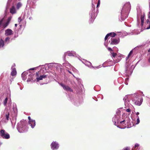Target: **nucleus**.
Listing matches in <instances>:
<instances>
[{"instance_id": "48", "label": "nucleus", "mask_w": 150, "mask_h": 150, "mask_svg": "<svg viewBox=\"0 0 150 150\" xmlns=\"http://www.w3.org/2000/svg\"><path fill=\"white\" fill-rule=\"evenodd\" d=\"M2 21H0V25L2 23Z\"/></svg>"}, {"instance_id": "56", "label": "nucleus", "mask_w": 150, "mask_h": 150, "mask_svg": "<svg viewBox=\"0 0 150 150\" xmlns=\"http://www.w3.org/2000/svg\"><path fill=\"white\" fill-rule=\"evenodd\" d=\"M137 18L138 19L139 18L138 15V16H137Z\"/></svg>"}, {"instance_id": "15", "label": "nucleus", "mask_w": 150, "mask_h": 150, "mask_svg": "<svg viewBox=\"0 0 150 150\" xmlns=\"http://www.w3.org/2000/svg\"><path fill=\"white\" fill-rule=\"evenodd\" d=\"M15 65V64H14L13 65L14 67ZM13 66H12L11 67V68H12V71L11 73V74L12 76H15V75H16V69L15 68H13Z\"/></svg>"}, {"instance_id": "27", "label": "nucleus", "mask_w": 150, "mask_h": 150, "mask_svg": "<svg viewBox=\"0 0 150 150\" xmlns=\"http://www.w3.org/2000/svg\"><path fill=\"white\" fill-rule=\"evenodd\" d=\"M66 91H72V90L68 86H66Z\"/></svg>"}, {"instance_id": "13", "label": "nucleus", "mask_w": 150, "mask_h": 150, "mask_svg": "<svg viewBox=\"0 0 150 150\" xmlns=\"http://www.w3.org/2000/svg\"><path fill=\"white\" fill-rule=\"evenodd\" d=\"M66 55L69 56H74L76 55L75 52L74 51H68L66 52Z\"/></svg>"}, {"instance_id": "3", "label": "nucleus", "mask_w": 150, "mask_h": 150, "mask_svg": "<svg viewBox=\"0 0 150 150\" xmlns=\"http://www.w3.org/2000/svg\"><path fill=\"white\" fill-rule=\"evenodd\" d=\"M27 122L25 120H21L18 125L17 128L18 131L23 133L27 131L28 127L26 126Z\"/></svg>"}, {"instance_id": "42", "label": "nucleus", "mask_w": 150, "mask_h": 150, "mask_svg": "<svg viewBox=\"0 0 150 150\" xmlns=\"http://www.w3.org/2000/svg\"><path fill=\"white\" fill-rule=\"evenodd\" d=\"M28 120H29V121H31V120H32V119H31V118H30V116H28Z\"/></svg>"}, {"instance_id": "35", "label": "nucleus", "mask_w": 150, "mask_h": 150, "mask_svg": "<svg viewBox=\"0 0 150 150\" xmlns=\"http://www.w3.org/2000/svg\"><path fill=\"white\" fill-rule=\"evenodd\" d=\"M8 22H7L4 24V27H6L8 25Z\"/></svg>"}, {"instance_id": "61", "label": "nucleus", "mask_w": 150, "mask_h": 150, "mask_svg": "<svg viewBox=\"0 0 150 150\" xmlns=\"http://www.w3.org/2000/svg\"><path fill=\"white\" fill-rule=\"evenodd\" d=\"M122 120H125L124 119H122Z\"/></svg>"}, {"instance_id": "6", "label": "nucleus", "mask_w": 150, "mask_h": 150, "mask_svg": "<svg viewBox=\"0 0 150 150\" xmlns=\"http://www.w3.org/2000/svg\"><path fill=\"white\" fill-rule=\"evenodd\" d=\"M145 19V14L144 13H141L140 17V19L141 21V25L142 26V31L145 28V27L144 26V23Z\"/></svg>"}, {"instance_id": "38", "label": "nucleus", "mask_w": 150, "mask_h": 150, "mask_svg": "<svg viewBox=\"0 0 150 150\" xmlns=\"http://www.w3.org/2000/svg\"><path fill=\"white\" fill-rule=\"evenodd\" d=\"M140 32L139 31H137V32H135L134 33V34L135 35H137Z\"/></svg>"}, {"instance_id": "7", "label": "nucleus", "mask_w": 150, "mask_h": 150, "mask_svg": "<svg viewBox=\"0 0 150 150\" xmlns=\"http://www.w3.org/2000/svg\"><path fill=\"white\" fill-rule=\"evenodd\" d=\"M51 146L52 149L53 150L58 149L59 147L58 144L56 142H54L52 143Z\"/></svg>"}, {"instance_id": "30", "label": "nucleus", "mask_w": 150, "mask_h": 150, "mask_svg": "<svg viewBox=\"0 0 150 150\" xmlns=\"http://www.w3.org/2000/svg\"><path fill=\"white\" fill-rule=\"evenodd\" d=\"M137 122L136 123V124H138L140 122V120L139 119V117L137 116Z\"/></svg>"}, {"instance_id": "46", "label": "nucleus", "mask_w": 150, "mask_h": 150, "mask_svg": "<svg viewBox=\"0 0 150 150\" xmlns=\"http://www.w3.org/2000/svg\"><path fill=\"white\" fill-rule=\"evenodd\" d=\"M136 114L137 115V117L138 116V115L139 114V113L138 112H137L136 113Z\"/></svg>"}, {"instance_id": "40", "label": "nucleus", "mask_w": 150, "mask_h": 150, "mask_svg": "<svg viewBox=\"0 0 150 150\" xmlns=\"http://www.w3.org/2000/svg\"><path fill=\"white\" fill-rule=\"evenodd\" d=\"M125 80H126V85H127L128 84V83L127 82V81H128V78H126V79H125Z\"/></svg>"}, {"instance_id": "21", "label": "nucleus", "mask_w": 150, "mask_h": 150, "mask_svg": "<svg viewBox=\"0 0 150 150\" xmlns=\"http://www.w3.org/2000/svg\"><path fill=\"white\" fill-rule=\"evenodd\" d=\"M4 45V41L1 39L0 40V48L3 47Z\"/></svg>"}, {"instance_id": "5", "label": "nucleus", "mask_w": 150, "mask_h": 150, "mask_svg": "<svg viewBox=\"0 0 150 150\" xmlns=\"http://www.w3.org/2000/svg\"><path fill=\"white\" fill-rule=\"evenodd\" d=\"M0 135L4 139H8L10 138L9 134L6 132L4 129H1L0 131Z\"/></svg>"}, {"instance_id": "39", "label": "nucleus", "mask_w": 150, "mask_h": 150, "mask_svg": "<svg viewBox=\"0 0 150 150\" xmlns=\"http://www.w3.org/2000/svg\"><path fill=\"white\" fill-rule=\"evenodd\" d=\"M21 19L20 17H19L18 19V22H20L21 21Z\"/></svg>"}, {"instance_id": "53", "label": "nucleus", "mask_w": 150, "mask_h": 150, "mask_svg": "<svg viewBox=\"0 0 150 150\" xmlns=\"http://www.w3.org/2000/svg\"><path fill=\"white\" fill-rule=\"evenodd\" d=\"M30 69L33 70L34 69V68H33Z\"/></svg>"}, {"instance_id": "16", "label": "nucleus", "mask_w": 150, "mask_h": 150, "mask_svg": "<svg viewBox=\"0 0 150 150\" xmlns=\"http://www.w3.org/2000/svg\"><path fill=\"white\" fill-rule=\"evenodd\" d=\"M10 12L12 14L15 13H16L15 8L14 6H13L10 9Z\"/></svg>"}, {"instance_id": "22", "label": "nucleus", "mask_w": 150, "mask_h": 150, "mask_svg": "<svg viewBox=\"0 0 150 150\" xmlns=\"http://www.w3.org/2000/svg\"><path fill=\"white\" fill-rule=\"evenodd\" d=\"M22 4L20 2H19L17 3L16 5V8L18 9L21 6Z\"/></svg>"}, {"instance_id": "47", "label": "nucleus", "mask_w": 150, "mask_h": 150, "mask_svg": "<svg viewBox=\"0 0 150 150\" xmlns=\"http://www.w3.org/2000/svg\"><path fill=\"white\" fill-rule=\"evenodd\" d=\"M36 74L37 76V77L38 76H39V73H38L37 72Z\"/></svg>"}, {"instance_id": "10", "label": "nucleus", "mask_w": 150, "mask_h": 150, "mask_svg": "<svg viewBox=\"0 0 150 150\" xmlns=\"http://www.w3.org/2000/svg\"><path fill=\"white\" fill-rule=\"evenodd\" d=\"M119 42V39L118 38H112L110 44H111L115 45L118 44Z\"/></svg>"}, {"instance_id": "55", "label": "nucleus", "mask_w": 150, "mask_h": 150, "mask_svg": "<svg viewBox=\"0 0 150 150\" xmlns=\"http://www.w3.org/2000/svg\"><path fill=\"white\" fill-rule=\"evenodd\" d=\"M71 69H73V70H74V69H73V67H72V68H71H71H70V69H71ZM69 69H70V68L69 67Z\"/></svg>"}, {"instance_id": "41", "label": "nucleus", "mask_w": 150, "mask_h": 150, "mask_svg": "<svg viewBox=\"0 0 150 150\" xmlns=\"http://www.w3.org/2000/svg\"><path fill=\"white\" fill-rule=\"evenodd\" d=\"M108 50L109 51H112V49L110 47H108Z\"/></svg>"}, {"instance_id": "57", "label": "nucleus", "mask_w": 150, "mask_h": 150, "mask_svg": "<svg viewBox=\"0 0 150 150\" xmlns=\"http://www.w3.org/2000/svg\"><path fill=\"white\" fill-rule=\"evenodd\" d=\"M105 46H107V45H105Z\"/></svg>"}, {"instance_id": "20", "label": "nucleus", "mask_w": 150, "mask_h": 150, "mask_svg": "<svg viewBox=\"0 0 150 150\" xmlns=\"http://www.w3.org/2000/svg\"><path fill=\"white\" fill-rule=\"evenodd\" d=\"M27 72H23L21 75L22 77L24 80H25L26 79L25 76L28 74Z\"/></svg>"}, {"instance_id": "45", "label": "nucleus", "mask_w": 150, "mask_h": 150, "mask_svg": "<svg viewBox=\"0 0 150 150\" xmlns=\"http://www.w3.org/2000/svg\"><path fill=\"white\" fill-rule=\"evenodd\" d=\"M68 71V72L69 73H70V74H72V73H71V71H70L69 70H67L66 69V71Z\"/></svg>"}, {"instance_id": "11", "label": "nucleus", "mask_w": 150, "mask_h": 150, "mask_svg": "<svg viewBox=\"0 0 150 150\" xmlns=\"http://www.w3.org/2000/svg\"><path fill=\"white\" fill-rule=\"evenodd\" d=\"M85 64L86 65L88 66L91 68H94L95 67H96V68H99L98 66L94 67L92 66L91 65V63L90 62L88 61H86Z\"/></svg>"}, {"instance_id": "14", "label": "nucleus", "mask_w": 150, "mask_h": 150, "mask_svg": "<svg viewBox=\"0 0 150 150\" xmlns=\"http://www.w3.org/2000/svg\"><path fill=\"white\" fill-rule=\"evenodd\" d=\"M29 124L30 125V126L32 128H33L35 125V122L34 120H31L29 122Z\"/></svg>"}, {"instance_id": "31", "label": "nucleus", "mask_w": 150, "mask_h": 150, "mask_svg": "<svg viewBox=\"0 0 150 150\" xmlns=\"http://www.w3.org/2000/svg\"><path fill=\"white\" fill-rule=\"evenodd\" d=\"M111 54H112V56L113 57H115L116 55H117V54L115 53L112 52L111 53Z\"/></svg>"}, {"instance_id": "24", "label": "nucleus", "mask_w": 150, "mask_h": 150, "mask_svg": "<svg viewBox=\"0 0 150 150\" xmlns=\"http://www.w3.org/2000/svg\"><path fill=\"white\" fill-rule=\"evenodd\" d=\"M66 68L67 69H69V67L70 68H71V67L72 68V67L71 65L69 63H67L66 62Z\"/></svg>"}, {"instance_id": "19", "label": "nucleus", "mask_w": 150, "mask_h": 150, "mask_svg": "<svg viewBox=\"0 0 150 150\" xmlns=\"http://www.w3.org/2000/svg\"><path fill=\"white\" fill-rule=\"evenodd\" d=\"M92 7L93 8V9L92 10V13H91V18H95L94 17V16H93V15L94 13L95 12V6L93 5V3H92Z\"/></svg>"}, {"instance_id": "1", "label": "nucleus", "mask_w": 150, "mask_h": 150, "mask_svg": "<svg viewBox=\"0 0 150 150\" xmlns=\"http://www.w3.org/2000/svg\"><path fill=\"white\" fill-rule=\"evenodd\" d=\"M131 96L132 100L133 103L136 105H140L143 101V98L141 95L135 93L131 96L128 95L126 96L123 98L125 102V105L126 107H128L129 104V101L128 98Z\"/></svg>"}, {"instance_id": "58", "label": "nucleus", "mask_w": 150, "mask_h": 150, "mask_svg": "<svg viewBox=\"0 0 150 150\" xmlns=\"http://www.w3.org/2000/svg\"><path fill=\"white\" fill-rule=\"evenodd\" d=\"M142 95H143V96H144V94H142Z\"/></svg>"}, {"instance_id": "43", "label": "nucleus", "mask_w": 150, "mask_h": 150, "mask_svg": "<svg viewBox=\"0 0 150 150\" xmlns=\"http://www.w3.org/2000/svg\"><path fill=\"white\" fill-rule=\"evenodd\" d=\"M148 16L149 18H150V11L149 12L148 14Z\"/></svg>"}, {"instance_id": "59", "label": "nucleus", "mask_w": 150, "mask_h": 150, "mask_svg": "<svg viewBox=\"0 0 150 150\" xmlns=\"http://www.w3.org/2000/svg\"><path fill=\"white\" fill-rule=\"evenodd\" d=\"M117 127H118V125H117Z\"/></svg>"}, {"instance_id": "29", "label": "nucleus", "mask_w": 150, "mask_h": 150, "mask_svg": "<svg viewBox=\"0 0 150 150\" xmlns=\"http://www.w3.org/2000/svg\"><path fill=\"white\" fill-rule=\"evenodd\" d=\"M59 84L64 90L66 89V87L65 85H64L62 83H60Z\"/></svg>"}, {"instance_id": "60", "label": "nucleus", "mask_w": 150, "mask_h": 150, "mask_svg": "<svg viewBox=\"0 0 150 150\" xmlns=\"http://www.w3.org/2000/svg\"><path fill=\"white\" fill-rule=\"evenodd\" d=\"M92 2H93V0H92Z\"/></svg>"}, {"instance_id": "18", "label": "nucleus", "mask_w": 150, "mask_h": 150, "mask_svg": "<svg viewBox=\"0 0 150 150\" xmlns=\"http://www.w3.org/2000/svg\"><path fill=\"white\" fill-rule=\"evenodd\" d=\"M11 99L8 100V105L6 108V110L7 109V110H10L11 108Z\"/></svg>"}, {"instance_id": "12", "label": "nucleus", "mask_w": 150, "mask_h": 150, "mask_svg": "<svg viewBox=\"0 0 150 150\" xmlns=\"http://www.w3.org/2000/svg\"><path fill=\"white\" fill-rule=\"evenodd\" d=\"M144 26L145 27V29H149L150 28V20L148 19L147 20L146 22V25Z\"/></svg>"}, {"instance_id": "26", "label": "nucleus", "mask_w": 150, "mask_h": 150, "mask_svg": "<svg viewBox=\"0 0 150 150\" xmlns=\"http://www.w3.org/2000/svg\"><path fill=\"white\" fill-rule=\"evenodd\" d=\"M8 98H6L5 100H4V106H6V103H7V101H8Z\"/></svg>"}, {"instance_id": "9", "label": "nucleus", "mask_w": 150, "mask_h": 150, "mask_svg": "<svg viewBox=\"0 0 150 150\" xmlns=\"http://www.w3.org/2000/svg\"><path fill=\"white\" fill-rule=\"evenodd\" d=\"M132 53H133V50H132L129 52L128 56L126 57V61H127L126 63L127 64V63L132 58Z\"/></svg>"}, {"instance_id": "51", "label": "nucleus", "mask_w": 150, "mask_h": 150, "mask_svg": "<svg viewBox=\"0 0 150 150\" xmlns=\"http://www.w3.org/2000/svg\"><path fill=\"white\" fill-rule=\"evenodd\" d=\"M148 51V52H150V48L149 49Z\"/></svg>"}, {"instance_id": "37", "label": "nucleus", "mask_w": 150, "mask_h": 150, "mask_svg": "<svg viewBox=\"0 0 150 150\" xmlns=\"http://www.w3.org/2000/svg\"><path fill=\"white\" fill-rule=\"evenodd\" d=\"M126 111L127 112H130L131 110L129 109H127L126 110Z\"/></svg>"}, {"instance_id": "17", "label": "nucleus", "mask_w": 150, "mask_h": 150, "mask_svg": "<svg viewBox=\"0 0 150 150\" xmlns=\"http://www.w3.org/2000/svg\"><path fill=\"white\" fill-rule=\"evenodd\" d=\"M47 75H43L40 76L39 77H37V80L38 81L42 80L43 78H45L47 77Z\"/></svg>"}, {"instance_id": "8", "label": "nucleus", "mask_w": 150, "mask_h": 150, "mask_svg": "<svg viewBox=\"0 0 150 150\" xmlns=\"http://www.w3.org/2000/svg\"><path fill=\"white\" fill-rule=\"evenodd\" d=\"M13 34V32L12 30L9 29L6 30L5 31V35L6 36L11 35Z\"/></svg>"}, {"instance_id": "49", "label": "nucleus", "mask_w": 150, "mask_h": 150, "mask_svg": "<svg viewBox=\"0 0 150 150\" xmlns=\"http://www.w3.org/2000/svg\"><path fill=\"white\" fill-rule=\"evenodd\" d=\"M130 119H129V118H128V120H127V123L128 122H129V120Z\"/></svg>"}, {"instance_id": "2", "label": "nucleus", "mask_w": 150, "mask_h": 150, "mask_svg": "<svg viewBox=\"0 0 150 150\" xmlns=\"http://www.w3.org/2000/svg\"><path fill=\"white\" fill-rule=\"evenodd\" d=\"M131 9V5L129 2L126 3L123 6L121 13V18L124 20L127 17V14Z\"/></svg>"}, {"instance_id": "50", "label": "nucleus", "mask_w": 150, "mask_h": 150, "mask_svg": "<svg viewBox=\"0 0 150 150\" xmlns=\"http://www.w3.org/2000/svg\"><path fill=\"white\" fill-rule=\"evenodd\" d=\"M148 61H149V62L150 63V58H149V59Z\"/></svg>"}, {"instance_id": "23", "label": "nucleus", "mask_w": 150, "mask_h": 150, "mask_svg": "<svg viewBox=\"0 0 150 150\" xmlns=\"http://www.w3.org/2000/svg\"><path fill=\"white\" fill-rule=\"evenodd\" d=\"M33 76L32 74H30L29 76V77L27 80V81L28 82L30 81H31V80L32 79V78Z\"/></svg>"}, {"instance_id": "54", "label": "nucleus", "mask_w": 150, "mask_h": 150, "mask_svg": "<svg viewBox=\"0 0 150 150\" xmlns=\"http://www.w3.org/2000/svg\"><path fill=\"white\" fill-rule=\"evenodd\" d=\"M17 24H15V26L16 27V26H17Z\"/></svg>"}, {"instance_id": "52", "label": "nucleus", "mask_w": 150, "mask_h": 150, "mask_svg": "<svg viewBox=\"0 0 150 150\" xmlns=\"http://www.w3.org/2000/svg\"><path fill=\"white\" fill-rule=\"evenodd\" d=\"M32 18L31 17H30L29 18V19L30 20H31Z\"/></svg>"}, {"instance_id": "44", "label": "nucleus", "mask_w": 150, "mask_h": 150, "mask_svg": "<svg viewBox=\"0 0 150 150\" xmlns=\"http://www.w3.org/2000/svg\"><path fill=\"white\" fill-rule=\"evenodd\" d=\"M123 150H129V148H125Z\"/></svg>"}, {"instance_id": "28", "label": "nucleus", "mask_w": 150, "mask_h": 150, "mask_svg": "<svg viewBox=\"0 0 150 150\" xmlns=\"http://www.w3.org/2000/svg\"><path fill=\"white\" fill-rule=\"evenodd\" d=\"M9 115V113L8 112L6 115V117L7 121L8 120Z\"/></svg>"}, {"instance_id": "25", "label": "nucleus", "mask_w": 150, "mask_h": 150, "mask_svg": "<svg viewBox=\"0 0 150 150\" xmlns=\"http://www.w3.org/2000/svg\"><path fill=\"white\" fill-rule=\"evenodd\" d=\"M109 36H111L112 37H114L116 35V34L114 33H109Z\"/></svg>"}, {"instance_id": "36", "label": "nucleus", "mask_w": 150, "mask_h": 150, "mask_svg": "<svg viewBox=\"0 0 150 150\" xmlns=\"http://www.w3.org/2000/svg\"><path fill=\"white\" fill-rule=\"evenodd\" d=\"M10 39V38L9 37H7L5 39V42H7L8 41H9Z\"/></svg>"}, {"instance_id": "33", "label": "nucleus", "mask_w": 150, "mask_h": 150, "mask_svg": "<svg viewBox=\"0 0 150 150\" xmlns=\"http://www.w3.org/2000/svg\"><path fill=\"white\" fill-rule=\"evenodd\" d=\"M139 146V145L137 144H136L135 145L134 148V149H137L138 148Z\"/></svg>"}, {"instance_id": "34", "label": "nucleus", "mask_w": 150, "mask_h": 150, "mask_svg": "<svg viewBox=\"0 0 150 150\" xmlns=\"http://www.w3.org/2000/svg\"><path fill=\"white\" fill-rule=\"evenodd\" d=\"M109 36V33L106 36H105V40H106L108 38V37Z\"/></svg>"}, {"instance_id": "32", "label": "nucleus", "mask_w": 150, "mask_h": 150, "mask_svg": "<svg viewBox=\"0 0 150 150\" xmlns=\"http://www.w3.org/2000/svg\"><path fill=\"white\" fill-rule=\"evenodd\" d=\"M100 4V1L98 0V3L97 5V8H98Z\"/></svg>"}, {"instance_id": "4", "label": "nucleus", "mask_w": 150, "mask_h": 150, "mask_svg": "<svg viewBox=\"0 0 150 150\" xmlns=\"http://www.w3.org/2000/svg\"><path fill=\"white\" fill-rule=\"evenodd\" d=\"M120 113L118 112L116 113V114L115 116L112 118V120L113 122H114V124L115 125H117L119 123L120 124H122L123 123L124 124L125 122V120H124L122 121L120 118Z\"/></svg>"}]
</instances>
